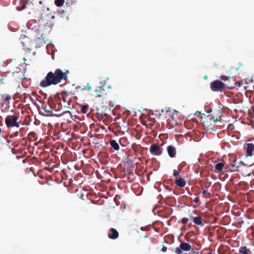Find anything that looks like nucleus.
<instances>
[{
    "label": "nucleus",
    "instance_id": "13",
    "mask_svg": "<svg viewBox=\"0 0 254 254\" xmlns=\"http://www.w3.org/2000/svg\"><path fill=\"white\" fill-rule=\"evenodd\" d=\"M42 109L43 110V112L42 113L40 112V113L41 114H42L44 116H52L53 112L52 111L49 110L47 108H42Z\"/></svg>",
    "mask_w": 254,
    "mask_h": 254
},
{
    "label": "nucleus",
    "instance_id": "3",
    "mask_svg": "<svg viewBox=\"0 0 254 254\" xmlns=\"http://www.w3.org/2000/svg\"><path fill=\"white\" fill-rule=\"evenodd\" d=\"M19 116L18 115H8L5 119V123L7 128L13 127H19L20 121H18Z\"/></svg>",
    "mask_w": 254,
    "mask_h": 254
},
{
    "label": "nucleus",
    "instance_id": "37",
    "mask_svg": "<svg viewBox=\"0 0 254 254\" xmlns=\"http://www.w3.org/2000/svg\"><path fill=\"white\" fill-rule=\"evenodd\" d=\"M213 254V253H208V254Z\"/></svg>",
    "mask_w": 254,
    "mask_h": 254
},
{
    "label": "nucleus",
    "instance_id": "34",
    "mask_svg": "<svg viewBox=\"0 0 254 254\" xmlns=\"http://www.w3.org/2000/svg\"><path fill=\"white\" fill-rule=\"evenodd\" d=\"M208 113H210L211 112V109H210L207 111Z\"/></svg>",
    "mask_w": 254,
    "mask_h": 254
},
{
    "label": "nucleus",
    "instance_id": "31",
    "mask_svg": "<svg viewBox=\"0 0 254 254\" xmlns=\"http://www.w3.org/2000/svg\"><path fill=\"white\" fill-rule=\"evenodd\" d=\"M211 118H212V120L214 121V122L220 121V120H218L217 118H215L214 117H212V116H211Z\"/></svg>",
    "mask_w": 254,
    "mask_h": 254
},
{
    "label": "nucleus",
    "instance_id": "30",
    "mask_svg": "<svg viewBox=\"0 0 254 254\" xmlns=\"http://www.w3.org/2000/svg\"><path fill=\"white\" fill-rule=\"evenodd\" d=\"M199 201V197H196L195 198V199H194V201L195 202V203H197Z\"/></svg>",
    "mask_w": 254,
    "mask_h": 254
},
{
    "label": "nucleus",
    "instance_id": "7",
    "mask_svg": "<svg viewBox=\"0 0 254 254\" xmlns=\"http://www.w3.org/2000/svg\"><path fill=\"white\" fill-rule=\"evenodd\" d=\"M100 86L98 87V88L95 90V92L96 93V97H103L105 94V91L102 88L105 86L106 84L104 82H100Z\"/></svg>",
    "mask_w": 254,
    "mask_h": 254
},
{
    "label": "nucleus",
    "instance_id": "10",
    "mask_svg": "<svg viewBox=\"0 0 254 254\" xmlns=\"http://www.w3.org/2000/svg\"><path fill=\"white\" fill-rule=\"evenodd\" d=\"M193 219V222L195 224L197 225L203 226L204 224L202 222V219L200 216L191 217Z\"/></svg>",
    "mask_w": 254,
    "mask_h": 254
},
{
    "label": "nucleus",
    "instance_id": "23",
    "mask_svg": "<svg viewBox=\"0 0 254 254\" xmlns=\"http://www.w3.org/2000/svg\"><path fill=\"white\" fill-rule=\"evenodd\" d=\"M150 229V226L141 227L140 229L142 231H149Z\"/></svg>",
    "mask_w": 254,
    "mask_h": 254
},
{
    "label": "nucleus",
    "instance_id": "8",
    "mask_svg": "<svg viewBox=\"0 0 254 254\" xmlns=\"http://www.w3.org/2000/svg\"><path fill=\"white\" fill-rule=\"evenodd\" d=\"M119 237V233L116 229L112 228L109 231L108 237L111 239H116Z\"/></svg>",
    "mask_w": 254,
    "mask_h": 254
},
{
    "label": "nucleus",
    "instance_id": "21",
    "mask_svg": "<svg viewBox=\"0 0 254 254\" xmlns=\"http://www.w3.org/2000/svg\"><path fill=\"white\" fill-rule=\"evenodd\" d=\"M166 112L168 115L170 114L171 113V110H170V108L167 109L166 110L162 109L161 110V113H163L164 112Z\"/></svg>",
    "mask_w": 254,
    "mask_h": 254
},
{
    "label": "nucleus",
    "instance_id": "22",
    "mask_svg": "<svg viewBox=\"0 0 254 254\" xmlns=\"http://www.w3.org/2000/svg\"><path fill=\"white\" fill-rule=\"evenodd\" d=\"M188 221L189 219L188 218L184 217L182 219V223L184 225L187 224L188 222Z\"/></svg>",
    "mask_w": 254,
    "mask_h": 254
},
{
    "label": "nucleus",
    "instance_id": "9",
    "mask_svg": "<svg viewBox=\"0 0 254 254\" xmlns=\"http://www.w3.org/2000/svg\"><path fill=\"white\" fill-rule=\"evenodd\" d=\"M254 151V144L253 143H248L246 147V157L252 156L253 152Z\"/></svg>",
    "mask_w": 254,
    "mask_h": 254
},
{
    "label": "nucleus",
    "instance_id": "4",
    "mask_svg": "<svg viewBox=\"0 0 254 254\" xmlns=\"http://www.w3.org/2000/svg\"><path fill=\"white\" fill-rule=\"evenodd\" d=\"M191 246L188 243L183 242L181 243L179 247H177L175 249V253L177 254H181L182 251H189L191 250Z\"/></svg>",
    "mask_w": 254,
    "mask_h": 254
},
{
    "label": "nucleus",
    "instance_id": "18",
    "mask_svg": "<svg viewBox=\"0 0 254 254\" xmlns=\"http://www.w3.org/2000/svg\"><path fill=\"white\" fill-rule=\"evenodd\" d=\"M88 105H84L82 106L81 109V112L83 114H86L87 113L88 110Z\"/></svg>",
    "mask_w": 254,
    "mask_h": 254
},
{
    "label": "nucleus",
    "instance_id": "17",
    "mask_svg": "<svg viewBox=\"0 0 254 254\" xmlns=\"http://www.w3.org/2000/svg\"><path fill=\"white\" fill-rule=\"evenodd\" d=\"M243 82L241 81H238L235 82H233L231 83V86L233 87V89L236 86L238 87H241L243 85Z\"/></svg>",
    "mask_w": 254,
    "mask_h": 254
},
{
    "label": "nucleus",
    "instance_id": "32",
    "mask_svg": "<svg viewBox=\"0 0 254 254\" xmlns=\"http://www.w3.org/2000/svg\"><path fill=\"white\" fill-rule=\"evenodd\" d=\"M207 191L205 190H203L202 191V193L203 195H204L206 193H207Z\"/></svg>",
    "mask_w": 254,
    "mask_h": 254
},
{
    "label": "nucleus",
    "instance_id": "11",
    "mask_svg": "<svg viewBox=\"0 0 254 254\" xmlns=\"http://www.w3.org/2000/svg\"><path fill=\"white\" fill-rule=\"evenodd\" d=\"M176 184L181 188H183L186 185V182L184 178H180L175 181Z\"/></svg>",
    "mask_w": 254,
    "mask_h": 254
},
{
    "label": "nucleus",
    "instance_id": "29",
    "mask_svg": "<svg viewBox=\"0 0 254 254\" xmlns=\"http://www.w3.org/2000/svg\"><path fill=\"white\" fill-rule=\"evenodd\" d=\"M167 250V248L166 247L164 246L162 249L161 250V251L163 252H165Z\"/></svg>",
    "mask_w": 254,
    "mask_h": 254
},
{
    "label": "nucleus",
    "instance_id": "27",
    "mask_svg": "<svg viewBox=\"0 0 254 254\" xmlns=\"http://www.w3.org/2000/svg\"><path fill=\"white\" fill-rule=\"evenodd\" d=\"M86 87H87L88 90H89V91H91L92 90V87H91V86L89 85V83L87 84Z\"/></svg>",
    "mask_w": 254,
    "mask_h": 254
},
{
    "label": "nucleus",
    "instance_id": "6",
    "mask_svg": "<svg viewBox=\"0 0 254 254\" xmlns=\"http://www.w3.org/2000/svg\"><path fill=\"white\" fill-rule=\"evenodd\" d=\"M166 149L169 156L171 158L176 157L177 154V150L175 146H173L172 145H168Z\"/></svg>",
    "mask_w": 254,
    "mask_h": 254
},
{
    "label": "nucleus",
    "instance_id": "36",
    "mask_svg": "<svg viewBox=\"0 0 254 254\" xmlns=\"http://www.w3.org/2000/svg\"><path fill=\"white\" fill-rule=\"evenodd\" d=\"M56 102L57 103L60 104V102L59 103L58 101H57Z\"/></svg>",
    "mask_w": 254,
    "mask_h": 254
},
{
    "label": "nucleus",
    "instance_id": "19",
    "mask_svg": "<svg viewBox=\"0 0 254 254\" xmlns=\"http://www.w3.org/2000/svg\"><path fill=\"white\" fill-rule=\"evenodd\" d=\"M64 2V0H55V4L58 7L62 6Z\"/></svg>",
    "mask_w": 254,
    "mask_h": 254
},
{
    "label": "nucleus",
    "instance_id": "5",
    "mask_svg": "<svg viewBox=\"0 0 254 254\" xmlns=\"http://www.w3.org/2000/svg\"><path fill=\"white\" fill-rule=\"evenodd\" d=\"M150 152L154 155L159 156L162 153V149L157 144H153L150 147Z\"/></svg>",
    "mask_w": 254,
    "mask_h": 254
},
{
    "label": "nucleus",
    "instance_id": "20",
    "mask_svg": "<svg viewBox=\"0 0 254 254\" xmlns=\"http://www.w3.org/2000/svg\"><path fill=\"white\" fill-rule=\"evenodd\" d=\"M187 165V163L185 161L182 162L178 166V169L179 171H181L182 169L185 167Z\"/></svg>",
    "mask_w": 254,
    "mask_h": 254
},
{
    "label": "nucleus",
    "instance_id": "35",
    "mask_svg": "<svg viewBox=\"0 0 254 254\" xmlns=\"http://www.w3.org/2000/svg\"><path fill=\"white\" fill-rule=\"evenodd\" d=\"M86 88H82V89H81V90H82V91L85 90H86Z\"/></svg>",
    "mask_w": 254,
    "mask_h": 254
},
{
    "label": "nucleus",
    "instance_id": "28",
    "mask_svg": "<svg viewBox=\"0 0 254 254\" xmlns=\"http://www.w3.org/2000/svg\"><path fill=\"white\" fill-rule=\"evenodd\" d=\"M17 9L19 10H22V9H24L25 8H26V5L25 4H24L22 6V7L21 8H20L19 7H17Z\"/></svg>",
    "mask_w": 254,
    "mask_h": 254
},
{
    "label": "nucleus",
    "instance_id": "12",
    "mask_svg": "<svg viewBox=\"0 0 254 254\" xmlns=\"http://www.w3.org/2000/svg\"><path fill=\"white\" fill-rule=\"evenodd\" d=\"M110 144L112 148L114 150L118 151L120 149V146L119 143L115 140H111L110 141Z\"/></svg>",
    "mask_w": 254,
    "mask_h": 254
},
{
    "label": "nucleus",
    "instance_id": "15",
    "mask_svg": "<svg viewBox=\"0 0 254 254\" xmlns=\"http://www.w3.org/2000/svg\"><path fill=\"white\" fill-rule=\"evenodd\" d=\"M67 95L65 93H63L61 94V96L58 97V100L59 102L63 101L64 102H66V98Z\"/></svg>",
    "mask_w": 254,
    "mask_h": 254
},
{
    "label": "nucleus",
    "instance_id": "16",
    "mask_svg": "<svg viewBox=\"0 0 254 254\" xmlns=\"http://www.w3.org/2000/svg\"><path fill=\"white\" fill-rule=\"evenodd\" d=\"M224 166V163L222 162L217 163L215 166V169L216 171L220 172L221 171Z\"/></svg>",
    "mask_w": 254,
    "mask_h": 254
},
{
    "label": "nucleus",
    "instance_id": "14",
    "mask_svg": "<svg viewBox=\"0 0 254 254\" xmlns=\"http://www.w3.org/2000/svg\"><path fill=\"white\" fill-rule=\"evenodd\" d=\"M220 78L223 81H228L227 85H230V83H232L231 80L233 79V77L221 75Z\"/></svg>",
    "mask_w": 254,
    "mask_h": 254
},
{
    "label": "nucleus",
    "instance_id": "24",
    "mask_svg": "<svg viewBox=\"0 0 254 254\" xmlns=\"http://www.w3.org/2000/svg\"><path fill=\"white\" fill-rule=\"evenodd\" d=\"M179 175V172L176 170L173 171V176L175 177H177Z\"/></svg>",
    "mask_w": 254,
    "mask_h": 254
},
{
    "label": "nucleus",
    "instance_id": "26",
    "mask_svg": "<svg viewBox=\"0 0 254 254\" xmlns=\"http://www.w3.org/2000/svg\"><path fill=\"white\" fill-rule=\"evenodd\" d=\"M11 97L10 95H7L5 98H4V101L7 102L9 101L10 99H11Z\"/></svg>",
    "mask_w": 254,
    "mask_h": 254
},
{
    "label": "nucleus",
    "instance_id": "33",
    "mask_svg": "<svg viewBox=\"0 0 254 254\" xmlns=\"http://www.w3.org/2000/svg\"><path fill=\"white\" fill-rule=\"evenodd\" d=\"M18 131L15 132V136H17V135H18Z\"/></svg>",
    "mask_w": 254,
    "mask_h": 254
},
{
    "label": "nucleus",
    "instance_id": "25",
    "mask_svg": "<svg viewBox=\"0 0 254 254\" xmlns=\"http://www.w3.org/2000/svg\"><path fill=\"white\" fill-rule=\"evenodd\" d=\"M237 161V159H234L233 161V162L231 163V166L233 167H235L237 164V163H236Z\"/></svg>",
    "mask_w": 254,
    "mask_h": 254
},
{
    "label": "nucleus",
    "instance_id": "2",
    "mask_svg": "<svg viewBox=\"0 0 254 254\" xmlns=\"http://www.w3.org/2000/svg\"><path fill=\"white\" fill-rule=\"evenodd\" d=\"M210 86L211 90L214 92H222L226 89H233L231 83H230V85H227L219 80L212 81Z\"/></svg>",
    "mask_w": 254,
    "mask_h": 254
},
{
    "label": "nucleus",
    "instance_id": "1",
    "mask_svg": "<svg viewBox=\"0 0 254 254\" xmlns=\"http://www.w3.org/2000/svg\"><path fill=\"white\" fill-rule=\"evenodd\" d=\"M69 71L63 72L61 69H56L54 71L49 72L46 76L43 79L40 85L42 87H47L52 85H57L63 80H66L67 78V73Z\"/></svg>",
    "mask_w": 254,
    "mask_h": 254
}]
</instances>
